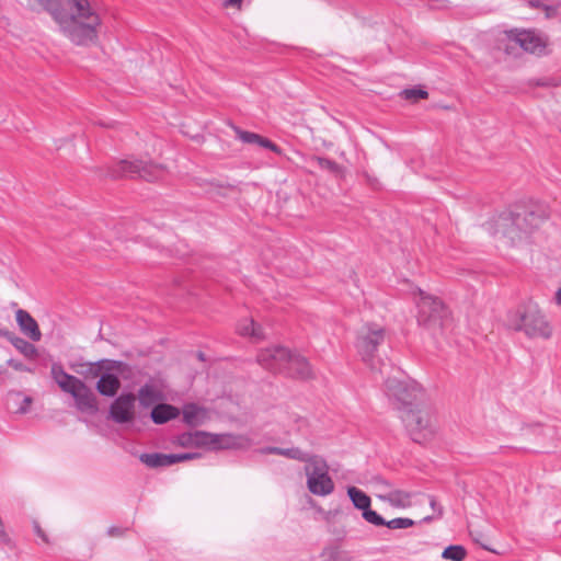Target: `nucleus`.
Returning a JSON list of instances; mask_svg holds the SVG:
<instances>
[{
	"instance_id": "nucleus-1",
	"label": "nucleus",
	"mask_w": 561,
	"mask_h": 561,
	"mask_svg": "<svg viewBox=\"0 0 561 561\" xmlns=\"http://www.w3.org/2000/svg\"><path fill=\"white\" fill-rule=\"evenodd\" d=\"M28 7L44 8L60 33L78 46L98 42L102 16L93 0H28Z\"/></svg>"
},
{
	"instance_id": "nucleus-2",
	"label": "nucleus",
	"mask_w": 561,
	"mask_h": 561,
	"mask_svg": "<svg viewBox=\"0 0 561 561\" xmlns=\"http://www.w3.org/2000/svg\"><path fill=\"white\" fill-rule=\"evenodd\" d=\"M550 217L547 206L535 205L523 213H503L490 224L491 233L505 245L526 243Z\"/></svg>"
},
{
	"instance_id": "nucleus-3",
	"label": "nucleus",
	"mask_w": 561,
	"mask_h": 561,
	"mask_svg": "<svg viewBox=\"0 0 561 561\" xmlns=\"http://www.w3.org/2000/svg\"><path fill=\"white\" fill-rule=\"evenodd\" d=\"M507 325L530 339L550 340L553 335V325L531 300L520 304L507 314Z\"/></svg>"
},
{
	"instance_id": "nucleus-4",
	"label": "nucleus",
	"mask_w": 561,
	"mask_h": 561,
	"mask_svg": "<svg viewBox=\"0 0 561 561\" xmlns=\"http://www.w3.org/2000/svg\"><path fill=\"white\" fill-rule=\"evenodd\" d=\"M401 419L413 442L426 444L437 434V420L435 413L424 402L403 410Z\"/></svg>"
},
{
	"instance_id": "nucleus-5",
	"label": "nucleus",
	"mask_w": 561,
	"mask_h": 561,
	"mask_svg": "<svg viewBox=\"0 0 561 561\" xmlns=\"http://www.w3.org/2000/svg\"><path fill=\"white\" fill-rule=\"evenodd\" d=\"M51 377L59 388L69 393L81 412L94 414L98 411V399L93 391L76 376L67 374L60 364H53Z\"/></svg>"
},
{
	"instance_id": "nucleus-6",
	"label": "nucleus",
	"mask_w": 561,
	"mask_h": 561,
	"mask_svg": "<svg viewBox=\"0 0 561 561\" xmlns=\"http://www.w3.org/2000/svg\"><path fill=\"white\" fill-rule=\"evenodd\" d=\"M417 307L419 324L432 334L440 333L450 323L449 312L439 299L420 291Z\"/></svg>"
},
{
	"instance_id": "nucleus-7",
	"label": "nucleus",
	"mask_w": 561,
	"mask_h": 561,
	"mask_svg": "<svg viewBox=\"0 0 561 561\" xmlns=\"http://www.w3.org/2000/svg\"><path fill=\"white\" fill-rule=\"evenodd\" d=\"M164 168L162 165L146 162L139 159H124L112 167H108L105 176L111 179L140 178L146 181H156L162 178Z\"/></svg>"
},
{
	"instance_id": "nucleus-8",
	"label": "nucleus",
	"mask_w": 561,
	"mask_h": 561,
	"mask_svg": "<svg viewBox=\"0 0 561 561\" xmlns=\"http://www.w3.org/2000/svg\"><path fill=\"white\" fill-rule=\"evenodd\" d=\"M386 392L396 401L398 409L403 410L424 402V389L415 381L407 377H390L386 380Z\"/></svg>"
},
{
	"instance_id": "nucleus-9",
	"label": "nucleus",
	"mask_w": 561,
	"mask_h": 561,
	"mask_svg": "<svg viewBox=\"0 0 561 561\" xmlns=\"http://www.w3.org/2000/svg\"><path fill=\"white\" fill-rule=\"evenodd\" d=\"M308 491L317 496H328L334 491L328 462L319 455H312L305 466Z\"/></svg>"
},
{
	"instance_id": "nucleus-10",
	"label": "nucleus",
	"mask_w": 561,
	"mask_h": 561,
	"mask_svg": "<svg viewBox=\"0 0 561 561\" xmlns=\"http://www.w3.org/2000/svg\"><path fill=\"white\" fill-rule=\"evenodd\" d=\"M386 330L377 323H365L357 331L356 350L362 359L370 364L376 356L378 346L385 342Z\"/></svg>"
},
{
	"instance_id": "nucleus-11",
	"label": "nucleus",
	"mask_w": 561,
	"mask_h": 561,
	"mask_svg": "<svg viewBox=\"0 0 561 561\" xmlns=\"http://www.w3.org/2000/svg\"><path fill=\"white\" fill-rule=\"evenodd\" d=\"M507 38L529 54L543 55L549 41L546 35L535 30H511L506 32Z\"/></svg>"
},
{
	"instance_id": "nucleus-12",
	"label": "nucleus",
	"mask_w": 561,
	"mask_h": 561,
	"mask_svg": "<svg viewBox=\"0 0 561 561\" xmlns=\"http://www.w3.org/2000/svg\"><path fill=\"white\" fill-rule=\"evenodd\" d=\"M291 353L283 346L266 347L257 354V363L270 371L284 373L286 365L290 360Z\"/></svg>"
},
{
	"instance_id": "nucleus-13",
	"label": "nucleus",
	"mask_w": 561,
	"mask_h": 561,
	"mask_svg": "<svg viewBox=\"0 0 561 561\" xmlns=\"http://www.w3.org/2000/svg\"><path fill=\"white\" fill-rule=\"evenodd\" d=\"M136 397L133 393H123L117 397L110 408V415L116 423H129L135 419Z\"/></svg>"
},
{
	"instance_id": "nucleus-14",
	"label": "nucleus",
	"mask_w": 561,
	"mask_h": 561,
	"mask_svg": "<svg viewBox=\"0 0 561 561\" xmlns=\"http://www.w3.org/2000/svg\"><path fill=\"white\" fill-rule=\"evenodd\" d=\"M83 369L79 373L83 375L85 378L94 379L102 376L103 369H114L123 377L129 376L131 373V368L122 362H107L100 360L98 363H90L82 365Z\"/></svg>"
},
{
	"instance_id": "nucleus-15",
	"label": "nucleus",
	"mask_w": 561,
	"mask_h": 561,
	"mask_svg": "<svg viewBox=\"0 0 561 561\" xmlns=\"http://www.w3.org/2000/svg\"><path fill=\"white\" fill-rule=\"evenodd\" d=\"M214 449L245 450L253 445V440L245 434H215Z\"/></svg>"
},
{
	"instance_id": "nucleus-16",
	"label": "nucleus",
	"mask_w": 561,
	"mask_h": 561,
	"mask_svg": "<svg viewBox=\"0 0 561 561\" xmlns=\"http://www.w3.org/2000/svg\"><path fill=\"white\" fill-rule=\"evenodd\" d=\"M284 373L301 380L311 379L314 376L308 359L297 353H291L290 360L286 365Z\"/></svg>"
},
{
	"instance_id": "nucleus-17",
	"label": "nucleus",
	"mask_w": 561,
	"mask_h": 561,
	"mask_svg": "<svg viewBox=\"0 0 561 561\" xmlns=\"http://www.w3.org/2000/svg\"><path fill=\"white\" fill-rule=\"evenodd\" d=\"M15 319L21 332L30 337L32 341L37 342L42 337V333L36 320L25 310L19 309L15 312Z\"/></svg>"
},
{
	"instance_id": "nucleus-18",
	"label": "nucleus",
	"mask_w": 561,
	"mask_h": 561,
	"mask_svg": "<svg viewBox=\"0 0 561 561\" xmlns=\"http://www.w3.org/2000/svg\"><path fill=\"white\" fill-rule=\"evenodd\" d=\"M365 520L375 526H386L389 529H407L413 527L415 522L408 517H397L385 520L377 512H368L365 514Z\"/></svg>"
},
{
	"instance_id": "nucleus-19",
	"label": "nucleus",
	"mask_w": 561,
	"mask_h": 561,
	"mask_svg": "<svg viewBox=\"0 0 561 561\" xmlns=\"http://www.w3.org/2000/svg\"><path fill=\"white\" fill-rule=\"evenodd\" d=\"M183 421L190 426H199L209 420L207 409L195 403H187L182 409Z\"/></svg>"
},
{
	"instance_id": "nucleus-20",
	"label": "nucleus",
	"mask_w": 561,
	"mask_h": 561,
	"mask_svg": "<svg viewBox=\"0 0 561 561\" xmlns=\"http://www.w3.org/2000/svg\"><path fill=\"white\" fill-rule=\"evenodd\" d=\"M237 332L241 336L251 337L253 341L264 339L263 330L252 318H244L239 321Z\"/></svg>"
},
{
	"instance_id": "nucleus-21",
	"label": "nucleus",
	"mask_w": 561,
	"mask_h": 561,
	"mask_svg": "<svg viewBox=\"0 0 561 561\" xmlns=\"http://www.w3.org/2000/svg\"><path fill=\"white\" fill-rule=\"evenodd\" d=\"M121 388V381L117 376L105 373L102 374L96 382V390L105 397H114Z\"/></svg>"
},
{
	"instance_id": "nucleus-22",
	"label": "nucleus",
	"mask_w": 561,
	"mask_h": 561,
	"mask_svg": "<svg viewBox=\"0 0 561 561\" xmlns=\"http://www.w3.org/2000/svg\"><path fill=\"white\" fill-rule=\"evenodd\" d=\"M139 403L149 408L159 401L163 400V396L160 389L153 383H146L138 390Z\"/></svg>"
},
{
	"instance_id": "nucleus-23",
	"label": "nucleus",
	"mask_w": 561,
	"mask_h": 561,
	"mask_svg": "<svg viewBox=\"0 0 561 561\" xmlns=\"http://www.w3.org/2000/svg\"><path fill=\"white\" fill-rule=\"evenodd\" d=\"M180 410L171 404L160 403L153 407L151 411V420L156 424H164L170 420L178 417Z\"/></svg>"
},
{
	"instance_id": "nucleus-24",
	"label": "nucleus",
	"mask_w": 561,
	"mask_h": 561,
	"mask_svg": "<svg viewBox=\"0 0 561 561\" xmlns=\"http://www.w3.org/2000/svg\"><path fill=\"white\" fill-rule=\"evenodd\" d=\"M412 496L411 492L405 490L392 488L389 494H386V502L390 506L394 508H408L412 506Z\"/></svg>"
},
{
	"instance_id": "nucleus-25",
	"label": "nucleus",
	"mask_w": 561,
	"mask_h": 561,
	"mask_svg": "<svg viewBox=\"0 0 561 561\" xmlns=\"http://www.w3.org/2000/svg\"><path fill=\"white\" fill-rule=\"evenodd\" d=\"M236 133L238 135V138L245 144H256L261 147H264V148H267V149L274 151L275 153H278V154L282 153V150L279 149V147H277L275 144L270 141L267 138H264L255 133L244 131L239 128L236 129Z\"/></svg>"
},
{
	"instance_id": "nucleus-26",
	"label": "nucleus",
	"mask_w": 561,
	"mask_h": 561,
	"mask_svg": "<svg viewBox=\"0 0 561 561\" xmlns=\"http://www.w3.org/2000/svg\"><path fill=\"white\" fill-rule=\"evenodd\" d=\"M347 494L354 504V506L358 510L363 511V518L365 519V514L368 512H374L370 510V497L364 493L362 490L350 486L347 488Z\"/></svg>"
},
{
	"instance_id": "nucleus-27",
	"label": "nucleus",
	"mask_w": 561,
	"mask_h": 561,
	"mask_svg": "<svg viewBox=\"0 0 561 561\" xmlns=\"http://www.w3.org/2000/svg\"><path fill=\"white\" fill-rule=\"evenodd\" d=\"M140 461L150 468L167 467L174 463L171 455L164 454H142Z\"/></svg>"
},
{
	"instance_id": "nucleus-28",
	"label": "nucleus",
	"mask_w": 561,
	"mask_h": 561,
	"mask_svg": "<svg viewBox=\"0 0 561 561\" xmlns=\"http://www.w3.org/2000/svg\"><path fill=\"white\" fill-rule=\"evenodd\" d=\"M9 341L24 356H26L28 358H33L37 355L36 347L33 344H31L30 342L25 341L24 339L15 335V336H9Z\"/></svg>"
},
{
	"instance_id": "nucleus-29",
	"label": "nucleus",
	"mask_w": 561,
	"mask_h": 561,
	"mask_svg": "<svg viewBox=\"0 0 561 561\" xmlns=\"http://www.w3.org/2000/svg\"><path fill=\"white\" fill-rule=\"evenodd\" d=\"M312 161L316 162L319 168L327 170L337 178L344 176V168L332 160L322 157H313Z\"/></svg>"
},
{
	"instance_id": "nucleus-30",
	"label": "nucleus",
	"mask_w": 561,
	"mask_h": 561,
	"mask_svg": "<svg viewBox=\"0 0 561 561\" xmlns=\"http://www.w3.org/2000/svg\"><path fill=\"white\" fill-rule=\"evenodd\" d=\"M279 456L288 459L297 460L307 463L312 455L304 451L299 447L280 448Z\"/></svg>"
},
{
	"instance_id": "nucleus-31",
	"label": "nucleus",
	"mask_w": 561,
	"mask_h": 561,
	"mask_svg": "<svg viewBox=\"0 0 561 561\" xmlns=\"http://www.w3.org/2000/svg\"><path fill=\"white\" fill-rule=\"evenodd\" d=\"M193 434V442H194V447H211L214 448V435L215 434H211V433H207V432H202V431H196V432H192Z\"/></svg>"
},
{
	"instance_id": "nucleus-32",
	"label": "nucleus",
	"mask_w": 561,
	"mask_h": 561,
	"mask_svg": "<svg viewBox=\"0 0 561 561\" xmlns=\"http://www.w3.org/2000/svg\"><path fill=\"white\" fill-rule=\"evenodd\" d=\"M373 484L375 488L376 497L382 502H386V494H389L393 486L381 478H375L373 480Z\"/></svg>"
},
{
	"instance_id": "nucleus-33",
	"label": "nucleus",
	"mask_w": 561,
	"mask_h": 561,
	"mask_svg": "<svg viewBox=\"0 0 561 561\" xmlns=\"http://www.w3.org/2000/svg\"><path fill=\"white\" fill-rule=\"evenodd\" d=\"M466 554V549L462 546H449L443 551L442 557L447 560L463 561Z\"/></svg>"
},
{
	"instance_id": "nucleus-34",
	"label": "nucleus",
	"mask_w": 561,
	"mask_h": 561,
	"mask_svg": "<svg viewBox=\"0 0 561 561\" xmlns=\"http://www.w3.org/2000/svg\"><path fill=\"white\" fill-rule=\"evenodd\" d=\"M428 500H430V505H431L432 510L434 511V514L425 516L422 519L423 523H430L434 519L440 518L443 515V507L440 505H438L436 500L433 496H428Z\"/></svg>"
},
{
	"instance_id": "nucleus-35",
	"label": "nucleus",
	"mask_w": 561,
	"mask_h": 561,
	"mask_svg": "<svg viewBox=\"0 0 561 561\" xmlns=\"http://www.w3.org/2000/svg\"><path fill=\"white\" fill-rule=\"evenodd\" d=\"M402 95L405 100H417L426 99L428 96L427 91L422 89H407L402 91Z\"/></svg>"
},
{
	"instance_id": "nucleus-36",
	"label": "nucleus",
	"mask_w": 561,
	"mask_h": 561,
	"mask_svg": "<svg viewBox=\"0 0 561 561\" xmlns=\"http://www.w3.org/2000/svg\"><path fill=\"white\" fill-rule=\"evenodd\" d=\"M178 442L182 447H194L192 432L183 433L182 435H180Z\"/></svg>"
},
{
	"instance_id": "nucleus-37",
	"label": "nucleus",
	"mask_w": 561,
	"mask_h": 561,
	"mask_svg": "<svg viewBox=\"0 0 561 561\" xmlns=\"http://www.w3.org/2000/svg\"><path fill=\"white\" fill-rule=\"evenodd\" d=\"M197 456H198V454H191V453L172 454L171 455L172 459L174 460V463L185 461V460H191V459L196 458Z\"/></svg>"
},
{
	"instance_id": "nucleus-38",
	"label": "nucleus",
	"mask_w": 561,
	"mask_h": 561,
	"mask_svg": "<svg viewBox=\"0 0 561 561\" xmlns=\"http://www.w3.org/2000/svg\"><path fill=\"white\" fill-rule=\"evenodd\" d=\"M8 365L18 371H28V368L23 363L15 359H9Z\"/></svg>"
},
{
	"instance_id": "nucleus-39",
	"label": "nucleus",
	"mask_w": 561,
	"mask_h": 561,
	"mask_svg": "<svg viewBox=\"0 0 561 561\" xmlns=\"http://www.w3.org/2000/svg\"><path fill=\"white\" fill-rule=\"evenodd\" d=\"M328 561H350L346 556L339 551H331Z\"/></svg>"
},
{
	"instance_id": "nucleus-40",
	"label": "nucleus",
	"mask_w": 561,
	"mask_h": 561,
	"mask_svg": "<svg viewBox=\"0 0 561 561\" xmlns=\"http://www.w3.org/2000/svg\"><path fill=\"white\" fill-rule=\"evenodd\" d=\"M241 3H242V0H226L224 2V7L225 8L237 7L238 9H240Z\"/></svg>"
},
{
	"instance_id": "nucleus-41",
	"label": "nucleus",
	"mask_w": 561,
	"mask_h": 561,
	"mask_svg": "<svg viewBox=\"0 0 561 561\" xmlns=\"http://www.w3.org/2000/svg\"><path fill=\"white\" fill-rule=\"evenodd\" d=\"M280 447H265L261 449L262 454H274L279 455Z\"/></svg>"
},
{
	"instance_id": "nucleus-42",
	"label": "nucleus",
	"mask_w": 561,
	"mask_h": 561,
	"mask_svg": "<svg viewBox=\"0 0 561 561\" xmlns=\"http://www.w3.org/2000/svg\"><path fill=\"white\" fill-rule=\"evenodd\" d=\"M0 336H4L9 340V336H15L14 334L10 333L7 330L0 329Z\"/></svg>"
},
{
	"instance_id": "nucleus-43",
	"label": "nucleus",
	"mask_w": 561,
	"mask_h": 561,
	"mask_svg": "<svg viewBox=\"0 0 561 561\" xmlns=\"http://www.w3.org/2000/svg\"><path fill=\"white\" fill-rule=\"evenodd\" d=\"M24 402L30 405L32 403V399L30 397L24 398Z\"/></svg>"
},
{
	"instance_id": "nucleus-44",
	"label": "nucleus",
	"mask_w": 561,
	"mask_h": 561,
	"mask_svg": "<svg viewBox=\"0 0 561 561\" xmlns=\"http://www.w3.org/2000/svg\"><path fill=\"white\" fill-rule=\"evenodd\" d=\"M198 358L204 360V354L203 353H198Z\"/></svg>"
},
{
	"instance_id": "nucleus-45",
	"label": "nucleus",
	"mask_w": 561,
	"mask_h": 561,
	"mask_svg": "<svg viewBox=\"0 0 561 561\" xmlns=\"http://www.w3.org/2000/svg\"><path fill=\"white\" fill-rule=\"evenodd\" d=\"M37 534H38L39 536H42V537L45 539V537H44V535L42 534V531H41V530H37Z\"/></svg>"
}]
</instances>
